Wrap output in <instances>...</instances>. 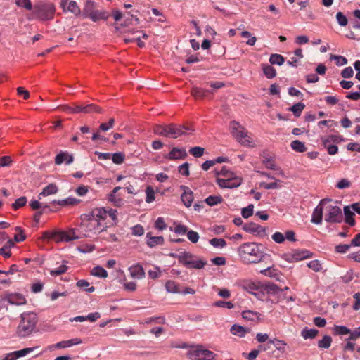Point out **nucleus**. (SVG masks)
Segmentation results:
<instances>
[{
  "label": "nucleus",
  "mask_w": 360,
  "mask_h": 360,
  "mask_svg": "<svg viewBox=\"0 0 360 360\" xmlns=\"http://www.w3.org/2000/svg\"><path fill=\"white\" fill-rule=\"evenodd\" d=\"M319 333L316 329L304 328L301 331V335L304 340L313 339Z\"/></svg>",
  "instance_id": "28"
},
{
  "label": "nucleus",
  "mask_w": 360,
  "mask_h": 360,
  "mask_svg": "<svg viewBox=\"0 0 360 360\" xmlns=\"http://www.w3.org/2000/svg\"><path fill=\"white\" fill-rule=\"evenodd\" d=\"M304 108V104L302 103H297L295 105H293L290 108V110L294 113V115L296 117H298L300 115L301 112H302L303 109Z\"/></svg>",
  "instance_id": "48"
},
{
  "label": "nucleus",
  "mask_w": 360,
  "mask_h": 360,
  "mask_svg": "<svg viewBox=\"0 0 360 360\" xmlns=\"http://www.w3.org/2000/svg\"><path fill=\"white\" fill-rule=\"evenodd\" d=\"M243 230L250 233H260L264 231V229L261 226L254 223H250L245 224L243 227Z\"/></svg>",
  "instance_id": "27"
},
{
  "label": "nucleus",
  "mask_w": 360,
  "mask_h": 360,
  "mask_svg": "<svg viewBox=\"0 0 360 360\" xmlns=\"http://www.w3.org/2000/svg\"><path fill=\"white\" fill-rule=\"evenodd\" d=\"M230 331L233 335L243 338L245 337L246 333L250 331V329L240 325L233 324L231 326Z\"/></svg>",
  "instance_id": "24"
},
{
  "label": "nucleus",
  "mask_w": 360,
  "mask_h": 360,
  "mask_svg": "<svg viewBox=\"0 0 360 360\" xmlns=\"http://www.w3.org/2000/svg\"><path fill=\"white\" fill-rule=\"evenodd\" d=\"M194 258V255L189 252L182 251L179 252V262L184 266H188L191 259Z\"/></svg>",
  "instance_id": "26"
},
{
  "label": "nucleus",
  "mask_w": 360,
  "mask_h": 360,
  "mask_svg": "<svg viewBox=\"0 0 360 360\" xmlns=\"http://www.w3.org/2000/svg\"><path fill=\"white\" fill-rule=\"evenodd\" d=\"M111 159L113 163L120 165L124 162L125 155L122 152L115 153L111 155Z\"/></svg>",
  "instance_id": "41"
},
{
  "label": "nucleus",
  "mask_w": 360,
  "mask_h": 360,
  "mask_svg": "<svg viewBox=\"0 0 360 360\" xmlns=\"http://www.w3.org/2000/svg\"><path fill=\"white\" fill-rule=\"evenodd\" d=\"M55 12V6L51 3L39 4L34 7V14L41 20L53 19Z\"/></svg>",
  "instance_id": "7"
},
{
  "label": "nucleus",
  "mask_w": 360,
  "mask_h": 360,
  "mask_svg": "<svg viewBox=\"0 0 360 360\" xmlns=\"http://www.w3.org/2000/svg\"><path fill=\"white\" fill-rule=\"evenodd\" d=\"M155 227L160 231L165 230L167 228V224L162 217H160L156 219Z\"/></svg>",
  "instance_id": "63"
},
{
  "label": "nucleus",
  "mask_w": 360,
  "mask_h": 360,
  "mask_svg": "<svg viewBox=\"0 0 360 360\" xmlns=\"http://www.w3.org/2000/svg\"><path fill=\"white\" fill-rule=\"evenodd\" d=\"M148 276L153 279L158 278L161 275V271L160 267L155 266L153 269H150L148 272Z\"/></svg>",
  "instance_id": "61"
},
{
  "label": "nucleus",
  "mask_w": 360,
  "mask_h": 360,
  "mask_svg": "<svg viewBox=\"0 0 360 360\" xmlns=\"http://www.w3.org/2000/svg\"><path fill=\"white\" fill-rule=\"evenodd\" d=\"M205 264H206V262L202 259H191V261L190 262V263L187 267L193 268V269H201L204 268Z\"/></svg>",
  "instance_id": "39"
},
{
  "label": "nucleus",
  "mask_w": 360,
  "mask_h": 360,
  "mask_svg": "<svg viewBox=\"0 0 360 360\" xmlns=\"http://www.w3.org/2000/svg\"><path fill=\"white\" fill-rule=\"evenodd\" d=\"M152 323L164 324L165 323V319L163 316L150 317L146 320V323L150 324Z\"/></svg>",
  "instance_id": "56"
},
{
  "label": "nucleus",
  "mask_w": 360,
  "mask_h": 360,
  "mask_svg": "<svg viewBox=\"0 0 360 360\" xmlns=\"http://www.w3.org/2000/svg\"><path fill=\"white\" fill-rule=\"evenodd\" d=\"M58 191V187L55 184H50L43 188L42 191L39 194V198L41 199L42 197L56 194Z\"/></svg>",
  "instance_id": "25"
},
{
  "label": "nucleus",
  "mask_w": 360,
  "mask_h": 360,
  "mask_svg": "<svg viewBox=\"0 0 360 360\" xmlns=\"http://www.w3.org/2000/svg\"><path fill=\"white\" fill-rule=\"evenodd\" d=\"M336 20L340 26H346L348 23L347 17L340 11L337 13Z\"/></svg>",
  "instance_id": "54"
},
{
  "label": "nucleus",
  "mask_w": 360,
  "mask_h": 360,
  "mask_svg": "<svg viewBox=\"0 0 360 360\" xmlns=\"http://www.w3.org/2000/svg\"><path fill=\"white\" fill-rule=\"evenodd\" d=\"M207 90H205L198 87H193L191 91V94L195 98H201L206 96Z\"/></svg>",
  "instance_id": "43"
},
{
  "label": "nucleus",
  "mask_w": 360,
  "mask_h": 360,
  "mask_svg": "<svg viewBox=\"0 0 360 360\" xmlns=\"http://www.w3.org/2000/svg\"><path fill=\"white\" fill-rule=\"evenodd\" d=\"M307 266L315 272H319L322 269V266L319 260L314 259L307 263Z\"/></svg>",
  "instance_id": "49"
},
{
  "label": "nucleus",
  "mask_w": 360,
  "mask_h": 360,
  "mask_svg": "<svg viewBox=\"0 0 360 360\" xmlns=\"http://www.w3.org/2000/svg\"><path fill=\"white\" fill-rule=\"evenodd\" d=\"M262 68L264 75L268 79H272L276 77V71L275 68H273L271 65H270L269 64H262Z\"/></svg>",
  "instance_id": "29"
},
{
  "label": "nucleus",
  "mask_w": 360,
  "mask_h": 360,
  "mask_svg": "<svg viewBox=\"0 0 360 360\" xmlns=\"http://www.w3.org/2000/svg\"><path fill=\"white\" fill-rule=\"evenodd\" d=\"M167 125H155L153 128V132L156 135L166 137Z\"/></svg>",
  "instance_id": "51"
},
{
  "label": "nucleus",
  "mask_w": 360,
  "mask_h": 360,
  "mask_svg": "<svg viewBox=\"0 0 360 360\" xmlns=\"http://www.w3.org/2000/svg\"><path fill=\"white\" fill-rule=\"evenodd\" d=\"M38 348V347H27L24 348L20 350L14 351L8 354H6L1 360H16L20 357H23L32 352H33L34 349Z\"/></svg>",
  "instance_id": "12"
},
{
  "label": "nucleus",
  "mask_w": 360,
  "mask_h": 360,
  "mask_svg": "<svg viewBox=\"0 0 360 360\" xmlns=\"http://www.w3.org/2000/svg\"><path fill=\"white\" fill-rule=\"evenodd\" d=\"M91 275L98 278H106L108 276V272L101 266H95L91 270Z\"/></svg>",
  "instance_id": "32"
},
{
  "label": "nucleus",
  "mask_w": 360,
  "mask_h": 360,
  "mask_svg": "<svg viewBox=\"0 0 360 360\" xmlns=\"http://www.w3.org/2000/svg\"><path fill=\"white\" fill-rule=\"evenodd\" d=\"M217 176H222L224 178H217V183L223 188H237L242 184V179L236 174L223 167L220 170L215 169Z\"/></svg>",
  "instance_id": "3"
},
{
  "label": "nucleus",
  "mask_w": 360,
  "mask_h": 360,
  "mask_svg": "<svg viewBox=\"0 0 360 360\" xmlns=\"http://www.w3.org/2000/svg\"><path fill=\"white\" fill-rule=\"evenodd\" d=\"M269 343L274 345L275 348L281 352H284L285 351V347L287 344L283 340L274 338L269 340Z\"/></svg>",
  "instance_id": "31"
},
{
  "label": "nucleus",
  "mask_w": 360,
  "mask_h": 360,
  "mask_svg": "<svg viewBox=\"0 0 360 360\" xmlns=\"http://www.w3.org/2000/svg\"><path fill=\"white\" fill-rule=\"evenodd\" d=\"M193 131L190 127L183 125H177L170 124L167 125L166 137L171 139H176L182 135H188Z\"/></svg>",
  "instance_id": "9"
},
{
  "label": "nucleus",
  "mask_w": 360,
  "mask_h": 360,
  "mask_svg": "<svg viewBox=\"0 0 360 360\" xmlns=\"http://www.w3.org/2000/svg\"><path fill=\"white\" fill-rule=\"evenodd\" d=\"M82 342V340L79 338H75L67 340H62L56 344L48 346L49 351H53L55 349H61L71 347L75 345H78Z\"/></svg>",
  "instance_id": "11"
},
{
  "label": "nucleus",
  "mask_w": 360,
  "mask_h": 360,
  "mask_svg": "<svg viewBox=\"0 0 360 360\" xmlns=\"http://www.w3.org/2000/svg\"><path fill=\"white\" fill-rule=\"evenodd\" d=\"M309 257L308 251H295L291 255H285V259L289 262H295L307 259Z\"/></svg>",
  "instance_id": "16"
},
{
  "label": "nucleus",
  "mask_w": 360,
  "mask_h": 360,
  "mask_svg": "<svg viewBox=\"0 0 360 360\" xmlns=\"http://www.w3.org/2000/svg\"><path fill=\"white\" fill-rule=\"evenodd\" d=\"M4 299L11 304L22 305L26 303L25 297L19 293H7Z\"/></svg>",
  "instance_id": "15"
},
{
  "label": "nucleus",
  "mask_w": 360,
  "mask_h": 360,
  "mask_svg": "<svg viewBox=\"0 0 360 360\" xmlns=\"http://www.w3.org/2000/svg\"><path fill=\"white\" fill-rule=\"evenodd\" d=\"M344 213L345 216V222L350 226H354L355 224V221L353 218L354 213L350 210L349 206H345L344 207Z\"/></svg>",
  "instance_id": "30"
},
{
  "label": "nucleus",
  "mask_w": 360,
  "mask_h": 360,
  "mask_svg": "<svg viewBox=\"0 0 360 360\" xmlns=\"http://www.w3.org/2000/svg\"><path fill=\"white\" fill-rule=\"evenodd\" d=\"M26 202H27V198L24 196L20 197V198L16 199L15 201L12 204V207L14 210H18L20 207H22L24 205H25Z\"/></svg>",
  "instance_id": "53"
},
{
  "label": "nucleus",
  "mask_w": 360,
  "mask_h": 360,
  "mask_svg": "<svg viewBox=\"0 0 360 360\" xmlns=\"http://www.w3.org/2000/svg\"><path fill=\"white\" fill-rule=\"evenodd\" d=\"M130 276L133 278L141 279L145 277V271L139 264H134L129 268Z\"/></svg>",
  "instance_id": "20"
},
{
  "label": "nucleus",
  "mask_w": 360,
  "mask_h": 360,
  "mask_svg": "<svg viewBox=\"0 0 360 360\" xmlns=\"http://www.w3.org/2000/svg\"><path fill=\"white\" fill-rule=\"evenodd\" d=\"M107 212L105 208L99 207L93 210L90 213L82 216L80 228L86 237L98 234L105 231L107 226L105 220Z\"/></svg>",
  "instance_id": "1"
},
{
  "label": "nucleus",
  "mask_w": 360,
  "mask_h": 360,
  "mask_svg": "<svg viewBox=\"0 0 360 360\" xmlns=\"http://www.w3.org/2000/svg\"><path fill=\"white\" fill-rule=\"evenodd\" d=\"M165 288L168 292L177 293L179 292L178 286L176 282L173 281H168L165 283Z\"/></svg>",
  "instance_id": "47"
},
{
  "label": "nucleus",
  "mask_w": 360,
  "mask_h": 360,
  "mask_svg": "<svg viewBox=\"0 0 360 360\" xmlns=\"http://www.w3.org/2000/svg\"><path fill=\"white\" fill-rule=\"evenodd\" d=\"M115 124V119L110 118L108 123H102L100 125V129L103 131H107L112 129Z\"/></svg>",
  "instance_id": "59"
},
{
  "label": "nucleus",
  "mask_w": 360,
  "mask_h": 360,
  "mask_svg": "<svg viewBox=\"0 0 360 360\" xmlns=\"http://www.w3.org/2000/svg\"><path fill=\"white\" fill-rule=\"evenodd\" d=\"M92 21L97 22L99 20H107L109 18V14L105 11H93L88 16Z\"/></svg>",
  "instance_id": "22"
},
{
  "label": "nucleus",
  "mask_w": 360,
  "mask_h": 360,
  "mask_svg": "<svg viewBox=\"0 0 360 360\" xmlns=\"http://www.w3.org/2000/svg\"><path fill=\"white\" fill-rule=\"evenodd\" d=\"M94 2L91 0H86L84 4V7L83 9V16L84 18H87V16L93 11H94Z\"/></svg>",
  "instance_id": "33"
},
{
  "label": "nucleus",
  "mask_w": 360,
  "mask_h": 360,
  "mask_svg": "<svg viewBox=\"0 0 360 360\" xmlns=\"http://www.w3.org/2000/svg\"><path fill=\"white\" fill-rule=\"evenodd\" d=\"M338 140V136L336 135H330L327 136L321 137V141L323 146H326L327 144H329L330 142H336Z\"/></svg>",
  "instance_id": "57"
},
{
  "label": "nucleus",
  "mask_w": 360,
  "mask_h": 360,
  "mask_svg": "<svg viewBox=\"0 0 360 360\" xmlns=\"http://www.w3.org/2000/svg\"><path fill=\"white\" fill-rule=\"evenodd\" d=\"M121 189V187L117 186L113 188L112 192L108 195V199L109 201L112 202L114 205L117 207H121L123 205V200L122 198L117 195V192Z\"/></svg>",
  "instance_id": "21"
},
{
  "label": "nucleus",
  "mask_w": 360,
  "mask_h": 360,
  "mask_svg": "<svg viewBox=\"0 0 360 360\" xmlns=\"http://www.w3.org/2000/svg\"><path fill=\"white\" fill-rule=\"evenodd\" d=\"M146 240L147 245L151 248L162 245L165 242L162 236H153L150 232L146 233Z\"/></svg>",
  "instance_id": "17"
},
{
  "label": "nucleus",
  "mask_w": 360,
  "mask_h": 360,
  "mask_svg": "<svg viewBox=\"0 0 360 360\" xmlns=\"http://www.w3.org/2000/svg\"><path fill=\"white\" fill-rule=\"evenodd\" d=\"M230 129L233 136L245 146H252L254 145L252 139L248 135L246 129L238 122L233 121L230 124Z\"/></svg>",
  "instance_id": "5"
},
{
  "label": "nucleus",
  "mask_w": 360,
  "mask_h": 360,
  "mask_svg": "<svg viewBox=\"0 0 360 360\" xmlns=\"http://www.w3.org/2000/svg\"><path fill=\"white\" fill-rule=\"evenodd\" d=\"M335 333L340 335H347L350 333V330L345 326H335Z\"/></svg>",
  "instance_id": "52"
},
{
  "label": "nucleus",
  "mask_w": 360,
  "mask_h": 360,
  "mask_svg": "<svg viewBox=\"0 0 360 360\" xmlns=\"http://www.w3.org/2000/svg\"><path fill=\"white\" fill-rule=\"evenodd\" d=\"M210 243L214 248H223L226 245V242L223 238H212L210 240Z\"/></svg>",
  "instance_id": "46"
},
{
  "label": "nucleus",
  "mask_w": 360,
  "mask_h": 360,
  "mask_svg": "<svg viewBox=\"0 0 360 360\" xmlns=\"http://www.w3.org/2000/svg\"><path fill=\"white\" fill-rule=\"evenodd\" d=\"M222 198L220 195H210L205 199V202L210 206L217 205L222 202Z\"/></svg>",
  "instance_id": "38"
},
{
  "label": "nucleus",
  "mask_w": 360,
  "mask_h": 360,
  "mask_svg": "<svg viewBox=\"0 0 360 360\" xmlns=\"http://www.w3.org/2000/svg\"><path fill=\"white\" fill-rule=\"evenodd\" d=\"M37 323L35 314L25 313L21 315V321L18 327V333L20 337H26L32 333Z\"/></svg>",
  "instance_id": "4"
},
{
  "label": "nucleus",
  "mask_w": 360,
  "mask_h": 360,
  "mask_svg": "<svg viewBox=\"0 0 360 360\" xmlns=\"http://www.w3.org/2000/svg\"><path fill=\"white\" fill-rule=\"evenodd\" d=\"M188 239L193 243H196L199 240V234L193 230H190L187 232Z\"/></svg>",
  "instance_id": "58"
},
{
  "label": "nucleus",
  "mask_w": 360,
  "mask_h": 360,
  "mask_svg": "<svg viewBox=\"0 0 360 360\" xmlns=\"http://www.w3.org/2000/svg\"><path fill=\"white\" fill-rule=\"evenodd\" d=\"M330 59L331 60H335L336 65L338 66H342L347 63V59L342 56L330 55Z\"/></svg>",
  "instance_id": "50"
},
{
  "label": "nucleus",
  "mask_w": 360,
  "mask_h": 360,
  "mask_svg": "<svg viewBox=\"0 0 360 360\" xmlns=\"http://www.w3.org/2000/svg\"><path fill=\"white\" fill-rule=\"evenodd\" d=\"M80 238L81 237L76 233L75 229H71L65 231H58L57 243L70 242Z\"/></svg>",
  "instance_id": "13"
},
{
  "label": "nucleus",
  "mask_w": 360,
  "mask_h": 360,
  "mask_svg": "<svg viewBox=\"0 0 360 360\" xmlns=\"http://www.w3.org/2000/svg\"><path fill=\"white\" fill-rule=\"evenodd\" d=\"M67 262L63 261V264L56 269L50 271L52 276H58L64 274L68 270Z\"/></svg>",
  "instance_id": "35"
},
{
  "label": "nucleus",
  "mask_w": 360,
  "mask_h": 360,
  "mask_svg": "<svg viewBox=\"0 0 360 360\" xmlns=\"http://www.w3.org/2000/svg\"><path fill=\"white\" fill-rule=\"evenodd\" d=\"M94 112L102 113L103 110L100 107L93 103L84 105V113Z\"/></svg>",
  "instance_id": "40"
},
{
  "label": "nucleus",
  "mask_w": 360,
  "mask_h": 360,
  "mask_svg": "<svg viewBox=\"0 0 360 360\" xmlns=\"http://www.w3.org/2000/svg\"><path fill=\"white\" fill-rule=\"evenodd\" d=\"M146 202L148 203H150L155 200V193L152 186H148L146 189Z\"/></svg>",
  "instance_id": "44"
},
{
  "label": "nucleus",
  "mask_w": 360,
  "mask_h": 360,
  "mask_svg": "<svg viewBox=\"0 0 360 360\" xmlns=\"http://www.w3.org/2000/svg\"><path fill=\"white\" fill-rule=\"evenodd\" d=\"M179 172L183 176H188L189 175V164L185 162L178 167Z\"/></svg>",
  "instance_id": "60"
},
{
  "label": "nucleus",
  "mask_w": 360,
  "mask_h": 360,
  "mask_svg": "<svg viewBox=\"0 0 360 360\" xmlns=\"http://www.w3.org/2000/svg\"><path fill=\"white\" fill-rule=\"evenodd\" d=\"M285 59L283 56L280 54H271L269 58V63L272 65H281L283 64Z\"/></svg>",
  "instance_id": "37"
},
{
  "label": "nucleus",
  "mask_w": 360,
  "mask_h": 360,
  "mask_svg": "<svg viewBox=\"0 0 360 360\" xmlns=\"http://www.w3.org/2000/svg\"><path fill=\"white\" fill-rule=\"evenodd\" d=\"M253 205H249L248 207L243 208L241 210L243 217L247 219L252 216L253 214Z\"/></svg>",
  "instance_id": "55"
},
{
  "label": "nucleus",
  "mask_w": 360,
  "mask_h": 360,
  "mask_svg": "<svg viewBox=\"0 0 360 360\" xmlns=\"http://www.w3.org/2000/svg\"><path fill=\"white\" fill-rule=\"evenodd\" d=\"M189 153L195 158H200L204 155L205 148L200 146L192 147L190 148Z\"/></svg>",
  "instance_id": "45"
},
{
  "label": "nucleus",
  "mask_w": 360,
  "mask_h": 360,
  "mask_svg": "<svg viewBox=\"0 0 360 360\" xmlns=\"http://www.w3.org/2000/svg\"><path fill=\"white\" fill-rule=\"evenodd\" d=\"M332 342V338L329 335H324L323 338L318 342V347L320 349H328Z\"/></svg>",
  "instance_id": "36"
},
{
  "label": "nucleus",
  "mask_w": 360,
  "mask_h": 360,
  "mask_svg": "<svg viewBox=\"0 0 360 360\" xmlns=\"http://www.w3.org/2000/svg\"><path fill=\"white\" fill-rule=\"evenodd\" d=\"M259 354V349H252L250 353H243V356L248 360H255Z\"/></svg>",
  "instance_id": "64"
},
{
  "label": "nucleus",
  "mask_w": 360,
  "mask_h": 360,
  "mask_svg": "<svg viewBox=\"0 0 360 360\" xmlns=\"http://www.w3.org/2000/svg\"><path fill=\"white\" fill-rule=\"evenodd\" d=\"M80 202V200L77 199L73 197H68L65 199L63 200H55L52 201V204L58 205L62 207L68 206V205H75Z\"/></svg>",
  "instance_id": "23"
},
{
  "label": "nucleus",
  "mask_w": 360,
  "mask_h": 360,
  "mask_svg": "<svg viewBox=\"0 0 360 360\" xmlns=\"http://www.w3.org/2000/svg\"><path fill=\"white\" fill-rule=\"evenodd\" d=\"M180 189L183 191V193L181 196L183 203L186 207H191L193 201V193L192 191L186 186H181Z\"/></svg>",
  "instance_id": "14"
},
{
  "label": "nucleus",
  "mask_w": 360,
  "mask_h": 360,
  "mask_svg": "<svg viewBox=\"0 0 360 360\" xmlns=\"http://www.w3.org/2000/svg\"><path fill=\"white\" fill-rule=\"evenodd\" d=\"M67 11L73 13L75 15H79L81 13L80 8L77 6V4L75 1H70L68 3Z\"/></svg>",
  "instance_id": "42"
},
{
  "label": "nucleus",
  "mask_w": 360,
  "mask_h": 360,
  "mask_svg": "<svg viewBox=\"0 0 360 360\" xmlns=\"http://www.w3.org/2000/svg\"><path fill=\"white\" fill-rule=\"evenodd\" d=\"M132 234L136 236H141L144 233L143 227L140 224H136L131 227Z\"/></svg>",
  "instance_id": "62"
},
{
  "label": "nucleus",
  "mask_w": 360,
  "mask_h": 360,
  "mask_svg": "<svg viewBox=\"0 0 360 360\" xmlns=\"http://www.w3.org/2000/svg\"><path fill=\"white\" fill-rule=\"evenodd\" d=\"M187 156V153L185 148H173L172 150L169 153L167 156V158L169 160H179L184 159Z\"/></svg>",
  "instance_id": "19"
},
{
  "label": "nucleus",
  "mask_w": 360,
  "mask_h": 360,
  "mask_svg": "<svg viewBox=\"0 0 360 360\" xmlns=\"http://www.w3.org/2000/svg\"><path fill=\"white\" fill-rule=\"evenodd\" d=\"M290 146L292 150H294L295 151L299 152V153L304 152L307 150V148H306L304 143L298 140H295V141H292L290 143Z\"/></svg>",
  "instance_id": "34"
},
{
  "label": "nucleus",
  "mask_w": 360,
  "mask_h": 360,
  "mask_svg": "<svg viewBox=\"0 0 360 360\" xmlns=\"http://www.w3.org/2000/svg\"><path fill=\"white\" fill-rule=\"evenodd\" d=\"M325 221L328 223H340L342 220L341 209L331 204H326L324 206Z\"/></svg>",
  "instance_id": "8"
},
{
  "label": "nucleus",
  "mask_w": 360,
  "mask_h": 360,
  "mask_svg": "<svg viewBox=\"0 0 360 360\" xmlns=\"http://www.w3.org/2000/svg\"><path fill=\"white\" fill-rule=\"evenodd\" d=\"M331 201L330 199H322L314 210L311 221L315 224H321L323 220L324 206Z\"/></svg>",
  "instance_id": "10"
},
{
  "label": "nucleus",
  "mask_w": 360,
  "mask_h": 360,
  "mask_svg": "<svg viewBox=\"0 0 360 360\" xmlns=\"http://www.w3.org/2000/svg\"><path fill=\"white\" fill-rule=\"evenodd\" d=\"M239 255L250 263H257L264 257L261 245L256 243H245L238 248Z\"/></svg>",
  "instance_id": "2"
},
{
  "label": "nucleus",
  "mask_w": 360,
  "mask_h": 360,
  "mask_svg": "<svg viewBox=\"0 0 360 360\" xmlns=\"http://www.w3.org/2000/svg\"><path fill=\"white\" fill-rule=\"evenodd\" d=\"M188 356L191 360H214L217 354L205 349L202 345L192 347L188 352Z\"/></svg>",
  "instance_id": "6"
},
{
  "label": "nucleus",
  "mask_w": 360,
  "mask_h": 360,
  "mask_svg": "<svg viewBox=\"0 0 360 360\" xmlns=\"http://www.w3.org/2000/svg\"><path fill=\"white\" fill-rule=\"evenodd\" d=\"M74 160V158L72 155H70L66 151H61L58 153L55 158V164L60 165L65 162L66 165L71 164Z\"/></svg>",
  "instance_id": "18"
}]
</instances>
